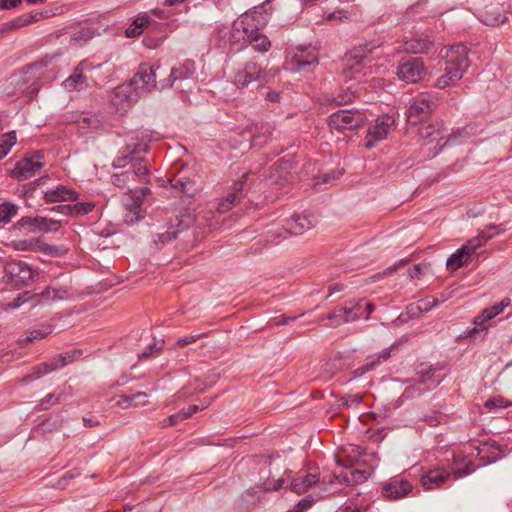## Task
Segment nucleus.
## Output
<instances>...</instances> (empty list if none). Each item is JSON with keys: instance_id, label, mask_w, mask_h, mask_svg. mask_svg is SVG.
<instances>
[{"instance_id": "f257e3e1", "label": "nucleus", "mask_w": 512, "mask_h": 512, "mask_svg": "<svg viewBox=\"0 0 512 512\" xmlns=\"http://www.w3.org/2000/svg\"><path fill=\"white\" fill-rule=\"evenodd\" d=\"M443 57L445 58L444 73L434 82V87L438 89H445L455 85L462 79L470 67L468 50L463 44H456L446 48Z\"/></svg>"}, {"instance_id": "f03ea898", "label": "nucleus", "mask_w": 512, "mask_h": 512, "mask_svg": "<svg viewBox=\"0 0 512 512\" xmlns=\"http://www.w3.org/2000/svg\"><path fill=\"white\" fill-rule=\"evenodd\" d=\"M437 100L435 93L422 92L415 96L406 111L408 123L418 125L424 122L436 110Z\"/></svg>"}, {"instance_id": "7ed1b4c3", "label": "nucleus", "mask_w": 512, "mask_h": 512, "mask_svg": "<svg viewBox=\"0 0 512 512\" xmlns=\"http://www.w3.org/2000/svg\"><path fill=\"white\" fill-rule=\"evenodd\" d=\"M418 135L423 145L436 143L433 147V157L438 155L445 146L455 141V137L449 135L448 138L441 143L445 136L443 135V122L440 120H435L431 123H423L418 129Z\"/></svg>"}, {"instance_id": "20e7f679", "label": "nucleus", "mask_w": 512, "mask_h": 512, "mask_svg": "<svg viewBox=\"0 0 512 512\" xmlns=\"http://www.w3.org/2000/svg\"><path fill=\"white\" fill-rule=\"evenodd\" d=\"M491 238L492 235H489L486 232H480L477 236L469 239L461 248L457 249L449 256L446 262L447 268L451 271H456L462 267L468 262L469 258L476 252V250Z\"/></svg>"}, {"instance_id": "39448f33", "label": "nucleus", "mask_w": 512, "mask_h": 512, "mask_svg": "<svg viewBox=\"0 0 512 512\" xmlns=\"http://www.w3.org/2000/svg\"><path fill=\"white\" fill-rule=\"evenodd\" d=\"M366 122L365 115L352 109H340L328 117V125L331 130L343 132L345 130H355L363 126Z\"/></svg>"}, {"instance_id": "423d86ee", "label": "nucleus", "mask_w": 512, "mask_h": 512, "mask_svg": "<svg viewBox=\"0 0 512 512\" xmlns=\"http://www.w3.org/2000/svg\"><path fill=\"white\" fill-rule=\"evenodd\" d=\"M150 193L147 187H141L130 190L123 199L126 212L124 215L125 223L133 225L144 217V210L142 209L144 198Z\"/></svg>"}, {"instance_id": "0eeeda50", "label": "nucleus", "mask_w": 512, "mask_h": 512, "mask_svg": "<svg viewBox=\"0 0 512 512\" xmlns=\"http://www.w3.org/2000/svg\"><path fill=\"white\" fill-rule=\"evenodd\" d=\"M426 74V67L421 58L403 57L396 70L398 80L406 84L418 83Z\"/></svg>"}, {"instance_id": "6e6552de", "label": "nucleus", "mask_w": 512, "mask_h": 512, "mask_svg": "<svg viewBox=\"0 0 512 512\" xmlns=\"http://www.w3.org/2000/svg\"><path fill=\"white\" fill-rule=\"evenodd\" d=\"M140 143L134 144L133 148L131 145H127L121 152V155L114 160L115 167H124L128 161H133L134 155L137 153H146L149 150L148 142L160 140V134L150 130H143L136 136Z\"/></svg>"}, {"instance_id": "1a4fd4ad", "label": "nucleus", "mask_w": 512, "mask_h": 512, "mask_svg": "<svg viewBox=\"0 0 512 512\" xmlns=\"http://www.w3.org/2000/svg\"><path fill=\"white\" fill-rule=\"evenodd\" d=\"M42 158L43 155L39 151L25 156L17 161L11 171V175L19 180H25L35 176L44 165Z\"/></svg>"}, {"instance_id": "9d476101", "label": "nucleus", "mask_w": 512, "mask_h": 512, "mask_svg": "<svg viewBox=\"0 0 512 512\" xmlns=\"http://www.w3.org/2000/svg\"><path fill=\"white\" fill-rule=\"evenodd\" d=\"M273 74L263 70L257 63L248 62L239 69L234 76V83L238 88H245L254 81L267 82Z\"/></svg>"}, {"instance_id": "9b49d317", "label": "nucleus", "mask_w": 512, "mask_h": 512, "mask_svg": "<svg viewBox=\"0 0 512 512\" xmlns=\"http://www.w3.org/2000/svg\"><path fill=\"white\" fill-rule=\"evenodd\" d=\"M160 68L159 65H149L142 63L138 66V69L131 81L137 89L143 92H150L154 89H160L159 82L156 81L157 70Z\"/></svg>"}, {"instance_id": "f8f14e48", "label": "nucleus", "mask_w": 512, "mask_h": 512, "mask_svg": "<svg viewBox=\"0 0 512 512\" xmlns=\"http://www.w3.org/2000/svg\"><path fill=\"white\" fill-rule=\"evenodd\" d=\"M5 276L16 286L27 285L35 276V273L22 261H6L3 266Z\"/></svg>"}, {"instance_id": "ddd939ff", "label": "nucleus", "mask_w": 512, "mask_h": 512, "mask_svg": "<svg viewBox=\"0 0 512 512\" xmlns=\"http://www.w3.org/2000/svg\"><path fill=\"white\" fill-rule=\"evenodd\" d=\"M412 492V483L400 476L390 478L382 487V495L388 500L403 499Z\"/></svg>"}, {"instance_id": "4468645a", "label": "nucleus", "mask_w": 512, "mask_h": 512, "mask_svg": "<svg viewBox=\"0 0 512 512\" xmlns=\"http://www.w3.org/2000/svg\"><path fill=\"white\" fill-rule=\"evenodd\" d=\"M394 124V119L388 115L378 117L374 124L368 129L365 146L367 148H372L376 142L385 139L394 128Z\"/></svg>"}, {"instance_id": "2eb2a0df", "label": "nucleus", "mask_w": 512, "mask_h": 512, "mask_svg": "<svg viewBox=\"0 0 512 512\" xmlns=\"http://www.w3.org/2000/svg\"><path fill=\"white\" fill-rule=\"evenodd\" d=\"M195 63L192 60H185L179 67H173L167 78L159 81L161 89L170 88L177 81L188 80L195 73Z\"/></svg>"}, {"instance_id": "dca6fc26", "label": "nucleus", "mask_w": 512, "mask_h": 512, "mask_svg": "<svg viewBox=\"0 0 512 512\" xmlns=\"http://www.w3.org/2000/svg\"><path fill=\"white\" fill-rule=\"evenodd\" d=\"M315 225V219L311 214H293L285 220L284 230L290 235H301Z\"/></svg>"}, {"instance_id": "f3484780", "label": "nucleus", "mask_w": 512, "mask_h": 512, "mask_svg": "<svg viewBox=\"0 0 512 512\" xmlns=\"http://www.w3.org/2000/svg\"><path fill=\"white\" fill-rule=\"evenodd\" d=\"M137 96L136 87L132 82H129L117 86L110 97V101L114 106L125 109L137 99Z\"/></svg>"}, {"instance_id": "a211bd4d", "label": "nucleus", "mask_w": 512, "mask_h": 512, "mask_svg": "<svg viewBox=\"0 0 512 512\" xmlns=\"http://www.w3.org/2000/svg\"><path fill=\"white\" fill-rule=\"evenodd\" d=\"M240 29H242L244 38L253 46L254 50L265 53L270 49V40L266 35L262 34L258 28L250 29L245 26L243 21H241L237 30L239 31Z\"/></svg>"}, {"instance_id": "6ab92c4d", "label": "nucleus", "mask_w": 512, "mask_h": 512, "mask_svg": "<svg viewBox=\"0 0 512 512\" xmlns=\"http://www.w3.org/2000/svg\"><path fill=\"white\" fill-rule=\"evenodd\" d=\"M292 63L297 71H311L318 65V55L314 49H301L292 57Z\"/></svg>"}, {"instance_id": "aec40b11", "label": "nucleus", "mask_w": 512, "mask_h": 512, "mask_svg": "<svg viewBox=\"0 0 512 512\" xmlns=\"http://www.w3.org/2000/svg\"><path fill=\"white\" fill-rule=\"evenodd\" d=\"M479 19L485 25L488 26H498L504 23L507 20V17L504 13L502 7L497 5H487L479 12Z\"/></svg>"}, {"instance_id": "412c9836", "label": "nucleus", "mask_w": 512, "mask_h": 512, "mask_svg": "<svg viewBox=\"0 0 512 512\" xmlns=\"http://www.w3.org/2000/svg\"><path fill=\"white\" fill-rule=\"evenodd\" d=\"M434 47V42L426 34H421L404 43V49L406 52L414 54L429 53Z\"/></svg>"}, {"instance_id": "4be33fe9", "label": "nucleus", "mask_w": 512, "mask_h": 512, "mask_svg": "<svg viewBox=\"0 0 512 512\" xmlns=\"http://www.w3.org/2000/svg\"><path fill=\"white\" fill-rule=\"evenodd\" d=\"M79 197V193L64 185H58L44 193L46 202L75 201Z\"/></svg>"}, {"instance_id": "5701e85b", "label": "nucleus", "mask_w": 512, "mask_h": 512, "mask_svg": "<svg viewBox=\"0 0 512 512\" xmlns=\"http://www.w3.org/2000/svg\"><path fill=\"white\" fill-rule=\"evenodd\" d=\"M319 482V475L317 473H307L305 475H298L289 482L290 489L297 493L302 494L312 488Z\"/></svg>"}, {"instance_id": "b1692460", "label": "nucleus", "mask_w": 512, "mask_h": 512, "mask_svg": "<svg viewBox=\"0 0 512 512\" xmlns=\"http://www.w3.org/2000/svg\"><path fill=\"white\" fill-rule=\"evenodd\" d=\"M78 127L82 133L107 129L108 125L103 116L98 114L83 115L78 121Z\"/></svg>"}, {"instance_id": "393cba45", "label": "nucleus", "mask_w": 512, "mask_h": 512, "mask_svg": "<svg viewBox=\"0 0 512 512\" xmlns=\"http://www.w3.org/2000/svg\"><path fill=\"white\" fill-rule=\"evenodd\" d=\"M177 224H172L168 230L162 233H157L153 238V243L155 244L156 248L160 249L165 244L171 242L173 239H175L180 232H182L185 228L188 227V224H185L182 220H179L176 218Z\"/></svg>"}, {"instance_id": "a878e982", "label": "nucleus", "mask_w": 512, "mask_h": 512, "mask_svg": "<svg viewBox=\"0 0 512 512\" xmlns=\"http://www.w3.org/2000/svg\"><path fill=\"white\" fill-rule=\"evenodd\" d=\"M450 477L448 472L441 469L429 470L421 476V484L427 490L440 488Z\"/></svg>"}, {"instance_id": "bb28decb", "label": "nucleus", "mask_w": 512, "mask_h": 512, "mask_svg": "<svg viewBox=\"0 0 512 512\" xmlns=\"http://www.w3.org/2000/svg\"><path fill=\"white\" fill-rule=\"evenodd\" d=\"M82 65H83V63L78 65L74 69L73 73L63 81L62 86L64 87L65 90L81 91V90L86 89L89 86L87 77L83 74V69L81 67Z\"/></svg>"}, {"instance_id": "cd10ccee", "label": "nucleus", "mask_w": 512, "mask_h": 512, "mask_svg": "<svg viewBox=\"0 0 512 512\" xmlns=\"http://www.w3.org/2000/svg\"><path fill=\"white\" fill-rule=\"evenodd\" d=\"M435 372V369L423 365L417 371V380H419L420 384H424L426 386V390H432L436 388L443 381V377L436 376Z\"/></svg>"}, {"instance_id": "c85d7f7f", "label": "nucleus", "mask_w": 512, "mask_h": 512, "mask_svg": "<svg viewBox=\"0 0 512 512\" xmlns=\"http://www.w3.org/2000/svg\"><path fill=\"white\" fill-rule=\"evenodd\" d=\"M391 355V350L389 347L384 348L381 352L377 354H373L368 357L367 362L364 366L357 368L354 371V378L359 377L366 372L374 369L377 365L386 361Z\"/></svg>"}, {"instance_id": "c756f323", "label": "nucleus", "mask_w": 512, "mask_h": 512, "mask_svg": "<svg viewBox=\"0 0 512 512\" xmlns=\"http://www.w3.org/2000/svg\"><path fill=\"white\" fill-rule=\"evenodd\" d=\"M67 297V291L65 289H56L50 286L46 287L39 293H33V298L35 301V305L44 304L46 302L54 301V300H63Z\"/></svg>"}, {"instance_id": "7c9ffc66", "label": "nucleus", "mask_w": 512, "mask_h": 512, "mask_svg": "<svg viewBox=\"0 0 512 512\" xmlns=\"http://www.w3.org/2000/svg\"><path fill=\"white\" fill-rule=\"evenodd\" d=\"M171 186L189 196H193L196 192V181L195 176L184 175L180 177H174L171 180Z\"/></svg>"}, {"instance_id": "2f4dec72", "label": "nucleus", "mask_w": 512, "mask_h": 512, "mask_svg": "<svg viewBox=\"0 0 512 512\" xmlns=\"http://www.w3.org/2000/svg\"><path fill=\"white\" fill-rule=\"evenodd\" d=\"M292 164L289 161L280 159L276 161L273 166V172L270 174V178L274 183H282L287 180V176L290 173Z\"/></svg>"}, {"instance_id": "473e14b6", "label": "nucleus", "mask_w": 512, "mask_h": 512, "mask_svg": "<svg viewBox=\"0 0 512 512\" xmlns=\"http://www.w3.org/2000/svg\"><path fill=\"white\" fill-rule=\"evenodd\" d=\"M355 97L356 91L352 90L351 87H347L340 88L339 92H334L331 96H327L325 101L337 105H343L352 102Z\"/></svg>"}, {"instance_id": "72a5a7b5", "label": "nucleus", "mask_w": 512, "mask_h": 512, "mask_svg": "<svg viewBox=\"0 0 512 512\" xmlns=\"http://www.w3.org/2000/svg\"><path fill=\"white\" fill-rule=\"evenodd\" d=\"M61 365H58V363L54 360L50 362H44L36 367L33 368V373L28 374L23 377L24 382H31L35 379H38L44 374H47L49 372L55 371L57 369H60Z\"/></svg>"}, {"instance_id": "f704fd0d", "label": "nucleus", "mask_w": 512, "mask_h": 512, "mask_svg": "<svg viewBox=\"0 0 512 512\" xmlns=\"http://www.w3.org/2000/svg\"><path fill=\"white\" fill-rule=\"evenodd\" d=\"M58 225L59 221L36 216L33 217L32 233L57 231Z\"/></svg>"}, {"instance_id": "c9c22d12", "label": "nucleus", "mask_w": 512, "mask_h": 512, "mask_svg": "<svg viewBox=\"0 0 512 512\" xmlns=\"http://www.w3.org/2000/svg\"><path fill=\"white\" fill-rule=\"evenodd\" d=\"M19 207L9 201L0 203V229L10 223L12 218L17 215Z\"/></svg>"}, {"instance_id": "e433bc0d", "label": "nucleus", "mask_w": 512, "mask_h": 512, "mask_svg": "<svg viewBox=\"0 0 512 512\" xmlns=\"http://www.w3.org/2000/svg\"><path fill=\"white\" fill-rule=\"evenodd\" d=\"M18 250L39 251L45 254L52 253L53 246L38 240H25L17 244Z\"/></svg>"}, {"instance_id": "4c0bfd02", "label": "nucleus", "mask_w": 512, "mask_h": 512, "mask_svg": "<svg viewBox=\"0 0 512 512\" xmlns=\"http://www.w3.org/2000/svg\"><path fill=\"white\" fill-rule=\"evenodd\" d=\"M17 137L15 131H9L0 136V159L8 155L11 148L16 144Z\"/></svg>"}, {"instance_id": "58836bf2", "label": "nucleus", "mask_w": 512, "mask_h": 512, "mask_svg": "<svg viewBox=\"0 0 512 512\" xmlns=\"http://www.w3.org/2000/svg\"><path fill=\"white\" fill-rule=\"evenodd\" d=\"M250 174L246 173L241 177V180L235 183L234 185V191L229 193L227 197L224 199L227 203L232 204V206H235L239 203L242 190L244 187V183L249 179Z\"/></svg>"}, {"instance_id": "ea45409f", "label": "nucleus", "mask_w": 512, "mask_h": 512, "mask_svg": "<svg viewBox=\"0 0 512 512\" xmlns=\"http://www.w3.org/2000/svg\"><path fill=\"white\" fill-rule=\"evenodd\" d=\"M139 397H147V393L137 392L132 395H121L118 397L116 404L123 409L129 408L131 406H137V405L144 406L145 402H139V403L135 402L136 399Z\"/></svg>"}, {"instance_id": "a19ab883", "label": "nucleus", "mask_w": 512, "mask_h": 512, "mask_svg": "<svg viewBox=\"0 0 512 512\" xmlns=\"http://www.w3.org/2000/svg\"><path fill=\"white\" fill-rule=\"evenodd\" d=\"M130 175L136 176L141 182L147 183L149 181L148 168L142 158H136L132 164V171Z\"/></svg>"}, {"instance_id": "79ce46f5", "label": "nucleus", "mask_w": 512, "mask_h": 512, "mask_svg": "<svg viewBox=\"0 0 512 512\" xmlns=\"http://www.w3.org/2000/svg\"><path fill=\"white\" fill-rule=\"evenodd\" d=\"M373 47L356 48L345 55V60L348 63L360 64L367 57V54L372 51Z\"/></svg>"}, {"instance_id": "37998d69", "label": "nucleus", "mask_w": 512, "mask_h": 512, "mask_svg": "<svg viewBox=\"0 0 512 512\" xmlns=\"http://www.w3.org/2000/svg\"><path fill=\"white\" fill-rule=\"evenodd\" d=\"M490 318H485L484 312L474 318V327L469 331V336L473 337L475 334L485 332L490 326Z\"/></svg>"}, {"instance_id": "c03bdc74", "label": "nucleus", "mask_w": 512, "mask_h": 512, "mask_svg": "<svg viewBox=\"0 0 512 512\" xmlns=\"http://www.w3.org/2000/svg\"><path fill=\"white\" fill-rule=\"evenodd\" d=\"M510 298L505 297L499 303L488 307L483 310L485 318H490L491 320L499 315L506 307L510 305Z\"/></svg>"}, {"instance_id": "a18cd8bd", "label": "nucleus", "mask_w": 512, "mask_h": 512, "mask_svg": "<svg viewBox=\"0 0 512 512\" xmlns=\"http://www.w3.org/2000/svg\"><path fill=\"white\" fill-rule=\"evenodd\" d=\"M409 385L405 388L403 392V396L406 398H413L415 394L421 395L426 392V386L424 384H420L419 380H409Z\"/></svg>"}, {"instance_id": "49530a36", "label": "nucleus", "mask_w": 512, "mask_h": 512, "mask_svg": "<svg viewBox=\"0 0 512 512\" xmlns=\"http://www.w3.org/2000/svg\"><path fill=\"white\" fill-rule=\"evenodd\" d=\"M32 300H34L33 293L31 291H24L22 293H19L13 301L7 303L5 306V309L6 310L16 309V308H19L20 306H22L23 304H25L29 301H32Z\"/></svg>"}, {"instance_id": "de8ad7c7", "label": "nucleus", "mask_w": 512, "mask_h": 512, "mask_svg": "<svg viewBox=\"0 0 512 512\" xmlns=\"http://www.w3.org/2000/svg\"><path fill=\"white\" fill-rule=\"evenodd\" d=\"M326 319L328 320H331L334 322V326H340L344 323H349V322H354V321H357V317L355 316H351L349 318H344L343 314H342V310L341 308H336L335 310H333L331 313H329L327 316H326Z\"/></svg>"}, {"instance_id": "09e8293b", "label": "nucleus", "mask_w": 512, "mask_h": 512, "mask_svg": "<svg viewBox=\"0 0 512 512\" xmlns=\"http://www.w3.org/2000/svg\"><path fill=\"white\" fill-rule=\"evenodd\" d=\"M511 405H512L511 401H509L501 396L487 399L484 403V406L489 410L507 408Z\"/></svg>"}, {"instance_id": "8fccbe9b", "label": "nucleus", "mask_w": 512, "mask_h": 512, "mask_svg": "<svg viewBox=\"0 0 512 512\" xmlns=\"http://www.w3.org/2000/svg\"><path fill=\"white\" fill-rule=\"evenodd\" d=\"M427 4L426 1H419L415 3L414 5H411L407 8L405 14L403 15V18L401 22H406L412 18H414L417 14H420L423 12V6Z\"/></svg>"}, {"instance_id": "3c124183", "label": "nucleus", "mask_w": 512, "mask_h": 512, "mask_svg": "<svg viewBox=\"0 0 512 512\" xmlns=\"http://www.w3.org/2000/svg\"><path fill=\"white\" fill-rule=\"evenodd\" d=\"M51 333V327L47 326L37 330H31L27 332V335L23 342H31L37 339H43Z\"/></svg>"}, {"instance_id": "603ef678", "label": "nucleus", "mask_w": 512, "mask_h": 512, "mask_svg": "<svg viewBox=\"0 0 512 512\" xmlns=\"http://www.w3.org/2000/svg\"><path fill=\"white\" fill-rule=\"evenodd\" d=\"M315 499L312 495H308L307 497L298 501V503L287 512H306L309 510L312 505L315 503Z\"/></svg>"}, {"instance_id": "864d4df0", "label": "nucleus", "mask_w": 512, "mask_h": 512, "mask_svg": "<svg viewBox=\"0 0 512 512\" xmlns=\"http://www.w3.org/2000/svg\"><path fill=\"white\" fill-rule=\"evenodd\" d=\"M30 20L24 18H15L10 22H6L0 25V32H9L14 29L28 25Z\"/></svg>"}, {"instance_id": "5fc2aeb1", "label": "nucleus", "mask_w": 512, "mask_h": 512, "mask_svg": "<svg viewBox=\"0 0 512 512\" xmlns=\"http://www.w3.org/2000/svg\"><path fill=\"white\" fill-rule=\"evenodd\" d=\"M94 208L92 202H77L72 205V216H80L90 213Z\"/></svg>"}, {"instance_id": "6e6d98bb", "label": "nucleus", "mask_w": 512, "mask_h": 512, "mask_svg": "<svg viewBox=\"0 0 512 512\" xmlns=\"http://www.w3.org/2000/svg\"><path fill=\"white\" fill-rule=\"evenodd\" d=\"M59 400V396L55 393L47 394L38 404L40 410H47L55 405Z\"/></svg>"}, {"instance_id": "4d7b16f0", "label": "nucleus", "mask_w": 512, "mask_h": 512, "mask_svg": "<svg viewBox=\"0 0 512 512\" xmlns=\"http://www.w3.org/2000/svg\"><path fill=\"white\" fill-rule=\"evenodd\" d=\"M301 316H303V313L299 314V315H295V316H290V317H286L283 315L275 316L270 319L269 325H275V326L287 325L290 322L295 321L297 318H299Z\"/></svg>"}, {"instance_id": "13d9d810", "label": "nucleus", "mask_w": 512, "mask_h": 512, "mask_svg": "<svg viewBox=\"0 0 512 512\" xmlns=\"http://www.w3.org/2000/svg\"><path fill=\"white\" fill-rule=\"evenodd\" d=\"M362 402V396L360 394H349L341 399V406L352 407Z\"/></svg>"}, {"instance_id": "bf43d9fd", "label": "nucleus", "mask_w": 512, "mask_h": 512, "mask_svg": "<svg viewBox=\"0 0 512 512\" xmlns=\"http://www.w3.org/2000/svg\"><path fill=\"white\" fill-rule=\"evenodd\" d=\"M129 177H130V172L124 171V172L112 175L111 182L117 187H124V186H126L127 182L129 181Z\"/></svg>"}, {"instance_id": "052dcab7", "label": "nucleus", "mask_w": 512, "mask_h": 512, "mask_svg": "<svg viewBox=\"0 0 512 512\" xmlns=\"http://www.w3.org/2000/svg\"><path fill=\"white\" fill-rule=\"evenodd\" d=\"M205 336V333L190 334L177 340L175 347H182L188 344L196 342L201 337Z\"/></svg>"}, {"instance_id": "680f3d73", "label": "nucleus", "mask_w": 512, "mask_h": 512, "mask_svg": "<svg viewBox=\"0 0 512 512\" xmlns=\"http://www.w3.org/2000/svg\"><path fill=\"white\" fill-rule=\"evenodd\" d=\"M77 353L78 352H76V351L66 352V353L60 354L57 358H55L53 360L56 361L58 363V365H61V368H62L64 366H66L67 364H69L70 362H72Z\"/></svg>"}, {"instance_id": "e2e57ef3", "label": "nucleus", "mask_w": 512, "mask_h": 512, "mask_svg": "<svg viewBox=\"0 0 512 512\" xmlns=\"http://www.w3.org/2000/svg\"><path fill=\"white\" fill-rule=\"evenodd\" d=\"M32 226H33V218L32 217H22L16 223L17 229L26 231L27 233H32Z\"/></svg>"}, {"instance_id": "0e129e2a", "label": "nucleus", "mask_w": 512, "mask_h": 512, "mask_svg": "<svg viewBox=\"0 0 512 512\" xmlns=\"http://www.w3.org/2000/svg\"><path fill=\"white\" fill-rule=\"evenodd\" d=\"M443 416L440 413L434 412L430 415H426L423 420L426 421L430 426H437L441 423Z\"/></svg>"}, {"instance_id": "69168bd1", "label": "nucleus", "mask_w": 512, "mask_h": 512, "mask_svg": "<svg viewBox=\"0 0 512 512\" xmlns=\"http://www.w3.org/2000/svg\"><path fill=\"white\" fill-rule=\"evenodd\" d=\"M346 304L349 306L354 313H362L363 310V299H351Z\"/></svg>"}, {"instance_id": "338daca9", "label": "nucleus", "mask_w": 512, "mask_h": 512, "mask_svg": "<svg viewBox=\"0 0 512 512\" xmlns=\"http://www.w3.org/2000/svg\"><path fill=\"white\" fill-rule=\"evenodd\" d=\"M326 19L327 20H339V21H345V20H348L349 19V16L347 14L346 11L344 10H337V11H334L332 13H329L327 16H326Z\"/></svg>"}, {"instance_id": "774afa93", "label": "nucleus", "mask_w": 512, "mask_h": 512, "mask_svg": "<svg viewBox=\"0 0 512 512\" xmlns=\"http://www.w3.org/2000/svg\"><path fill=\"white\" fill-rule=\"evenodd\" d=\"M182 421V418L179 412L170 415L168 418L164 419L161 423L163 427L176 425L178 422Z\"/></svg>"}]
</instances>
